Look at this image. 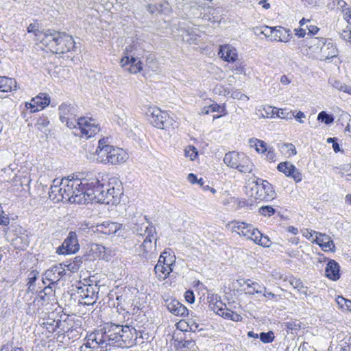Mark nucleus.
Listing matches in <instances>:
<instances>
[{"instance_id": "obj_1", "label": "nucleus", "mask_w": 351, "mask_h": 351, "mask_svg": "<svg viewBox=\"0 0 351 351\" xmlns=\"http://www.w3.org/2000/svg\"><path fill=\"white\" fill-rule=\"evenodd\" d=\"M136 330L128 325L111 324L96 330L86 337L84 345L92 349L107 350L108 346L131 348L136 345Z\"/></svg>"}, {"instance_id": "obj_2", "label": "nucleus", "mask_w": 351, "mask_h": 351, "mask_svg": "<svg viewBox=\"0 0 351 351\" xmlns=\"http://www.w3.org/2000/svg\"><path fill=\"white\" fill-rule=\"evenodd\" d=\"M228 226L232 232H236L246 239L253 241L255 243L264 247H269L271 244L269 238L263 235L252 224L243 221H233L230 222Z\"/></svg>"}, {"instance_id": "obj_3", "label": "nucleus", "mask_w": 351, "mask_h": 351, "mask_svg": "<svg viewBox=\"0 0 351 351\" xmlns=\"http://www.w3.org/2000/svg\"><path fill=\"white\" fill-rule=\"evenodd\" d=\"M124 56L120 60L121 66L130 73L136 74L143 71L141 58L144 49L138 44L134 43L125 48Z\"/></svg>"}, {"instance_id": "obj_4", "label": "nucleus", "mask_w": 351, "mask_h": 351, "mask_svg": "<svg viewBox=\"0 0 351 351\" xmlns=\"http://www.w3.org/2000/svg\"><path fill=\"white\" fill-rule=\"evenodd\" d=\"M82 182V184L86 186V198L88 203L93 201L101 203L105 200L104 191L107 179L104 175L98 173L93 176H88L84 178Z\"/></svg>"}, {"instance_id": "obj_5", "label": "nucleus", "mask_w": 351, "mask_h": 351, "mask_svg": "<svg viewBox=\"0 0 351 351\" xmlns=\"http://www.w3.org/2000/svg\"><path fill=\"white\" fill-rule=\"evenodd\" d=\"M150 123L156 128L161 130L174 129L178 124L166 112L156 106L149 107L147 110Z\"/></svg>"}, {"instance_id": "obj_6", "label": "nucleus", "mask_w": 351, "mask_h": 351, "mask_svg": "<svg viewBox=\"0 0 351 351\" xmlns=\"http://www.w3.org/2000/svg\"><path fill=\"white\" fill-rule=\"evenodd\" d=\"M249 186L250 191L248 193L255 199L268 201L275 197L276 193L271 184L267 180L256 178Z\"/></svg>"}, {"instance_id": "obj_7", "label": "nucleus", "mask_w": 351, "mask_h": 351, "mask_svg": "<svg viewBox=\"0 0 351 351\" xmlns=\"http://www.w3.org/2000/svg\"><path fill=\"white\" fill-rule=\"evenodd\" d=\"M137 233L140 236L145 237L143 243L139 247V255L146 259H149L155 250V242H154V241H156V240L154 235L155 229L152 226H147L144 230L142 228L141 230H138Z\"/></svg>"}, {"instance_id": "obj_8", "label": "nucleus", "mask_w": 351, "mask_h": 351, "mask_svg": "<svg viewBox=\"0 0 351 351\" xmlns=\"http://www.w3.org/2000/svg\"><path fill=\"white\" fill-rule=\"evenodd\" d=\"M123 194L121 183L117 178H112L105 182L104 191L105 200L101 204L117 205L120 203L121 196Z\"/></svg>"}, {"instance_id": "obj_9", "label": "nucleus", "mask_w": 351, "mask_h": 351, "mask_svg": "<svg viewBox=\"0 0 351 351\" xmlns=\"http://www.w3.org/2000/svg\"><path fill=\"white\" fill-rule=\"evenodd\" d=\"M76 136L85 138L86 139L95 135L99 131V124L96 120L89 117H80L76 121V128H73Z\"/></svg>"}, {"instance_id": "obj_10", "label": "nucleus", "mask_w": 351, "mask_h": 351, "mask_svg": "<svg viewBox=\"0 0 351 351\" xmlns=\"http://www.w3.org/2000/svg\"><path fill=\"white\" fill-rule=\"evenodd\" d=\"M128 158V154L125 150L111 145L106 152H102L101 156L96 160L103 164L118 165L125 162Z\"/></svg>"}, {"instance_id": "obj_11", "label": "nucleus", "mask_w": 351, "mask_h": 351, "mask_svg": "<svg viewBox=\"0 0 351 351\" xmlns=\"http://www.w3.org/2000/svg\"><path fill=\"white\" fill-rule=\"evenodd\" d=\"M175 261V257L171 256L167 252H164L159 257L157 264L154 267V271L157 278L159 280H165L173 271V265Z\"/></svg>"}, {"instance_id": "obj_12", "label": "nucleus", "mask_w": 351, "mask_h": 351, "mask_svg": "<svg viewBox=\"0 0 351 351\" xmlns=\"http://www.w3.org/2000/svg\"><path fill=\"white\" fill-rule=\"evenodd\" d=\"M324 40V39L322 38L311 37L302 41L301 47H300L301 53L308 58L320 56Z\"/></svg>"}, {"instance_id": "obj_13", "label": "nucleus", "mask_w": 351, "mask_h": 351, "mask_svg": "<svg viewBox=\"0 0 351 351\" xmlns=\"http://www.w3.org/2000/svg\"><path fill=\"white\" fill-rule=\"evenodd\" d=\"M59 116L62 123L70 129L76 128V110L71 104H62L59 106Z\"/></svg>"}, {"instance_id": "obj_14", "label": "nucleus", "mask_w": 351, "mask_h": 351, "mask_svg": "<svg viewBox=\"0 0 351 351\" xmlns=\"http://www.w3.org/2000/svg\"><path fill=\"white\" fill-rule=\"evenodd\" d=\"M58 37L56 39L53 53L60 54L75 49V43L71 36L64 32H59Z\"/></svg>"}, {"instance_id": "obj_15", "label": "nucleus", "mask_w": 351, "mask_h": 351, "mask_svg": "<svg viewBox=\"0 0 351 351\" xmlns=\"http://www.w3.org/2000/svg\"><path fill=\"white\" fill-rule=\"evenodd\" d=\"M80 249L77 235L74 232H70L67 238L57 250L59 254H70L77 252Z\"/></svg>"}, {"instance_id": "obj_16", "label": "nucleus", "mask_w": 351, "mask_h": 351, "mask_svg": "<svg viewBox=\"0 0 351 351\" xmlns=\"http://www.w3.org/2000/svg\"><path fill=\"white\" fill-rule=\"evenodd\" d=\"M59 36V32L47 30L45 32H38L36 34V40L40 42L43 45L47 47L51 52H53L56 39Z\"/></svg>"}, {"instance_id": "obj_17", "label": "nucleus", "mask_w": 351, "mask_h": 351, "mask_svg": "<svg viewBox=\"0 0 351 351\" xmlns=\"http://www.w3.org/2000/svg\"><path fill=\"white\" fill-rule=\"evenodd\" d=\"M277 169L287 177H291L295 182H300L302 180L300 171L289 162H282L278 164Z\"/></svg>"}, {"instance_id": "obj_18", "label": "nucleus", "mask_w": 351, "mask_h": 351, "mask_svg": "<svg viewBox=\"0 0 351 351\" xmlns=\"http://www.w3.org/2000/svg\"><path fill=\"white\" fill-rule=\"evenodd\" d=\"M62 189H63V196L64 202H71L72 198V193H73V190L80 184H82V180H69V179H62Z\"/></svg>"}, {"instance_id": "obj_19", "label": "nucleus", "mask_w": 351, "mask_h": 351, "mask_svg": "<svg viewBox=\"0 0 351 351\" xmlns=\"http://www.w3.org/2000/svg\"><path fill=\"white\" fill-rule=\"evenodd\" d=\"M319 58L321 60H328L337 56L338 50L336 45L331 40H325L322 47L321 48Z\"/></svg>"}, {"instance_id": "obj_20", "label": "nucleus", "mask_w": 351, "mask_h": 351, "mask_svg": "<svg viewBox=\"0 0 351 351\" xmlns=\"http://www.w3.org/2000/svg\"><path fill=\"white\" fill-rule=\"evenodd\" d=\"M219 55L223 60L228 62H234L237 60L238 54L236 48L230 45L220 46Z\"/></svg>"}, {"instance_id": "obj_21", "label": "nucleus", "mask_w": 351, "mask_h": 351, "mask_svg": "<svg viewBox=\"0 0 351 351\" xmlns=\"http://www.w3.org/2000/svg\"><path fill=\"white\" fill-rule=\"evenodd\" d=\"M49 198L54 202L64 201L62 182L54 180L49 191Z\"/></svg>"}, {"instance_id": "obj_22", "label": "nucleus", "mask_w": 351, "mask_h": 351, "mask_svg": "<svg viewBox=\"0 0 351 351\" xmlns=\"http://www.w3.org/2000/svg\"><path fill=\"white\" fill-rule=\"evenodd\" d=\"M254 165L251 159L243 153H241L240 158L235 167L239 172L243 173H252Z\"/></svg>"}, {"instance_id": "obj_23", "label": "nucleus", "mask_w": 351, "mask_h": 351, "mask_svg": "<svg viewBox=\"0 0 351 351\" xmlns=\"http://www.w3.org/2000/svg\"><path fill=\"white\" fill-rule=\"evenodd\" d=\"M121 228V224L116 222L105 221L96 226V232H101L106 235L115 234Z\"/></svg>"}, {"instance_id": "obj_24", "label": "nucleus", "mask_w": 351, "mask_h": 351, "mask_svg": "<svg viewBox=\"0 0 351 351\" xmlns=\"http://www.w3.org/2000/svg\"><path fill=\"white\" fill-rule=\"evenodd\" d=\"M72 193V198L71 200V203H75L79 204H85L88 203V200L86 198V186L84 184H80L77 187H75Z\"/></svg>"}, {"instance_id": "obj_25", "label": "nucleus", "mask_w": 351, "mask_h": 351, "mask_svg": "<svg viewBox=\"0 0 351 351\" xmlns=\"http://www.w3.org/2000/svg\"><path fill=\"white\" fill-rule=\"evenodd\" d=\"M167 309L176 316H185L188 315L187 308L176 300H167Z\"/></svg>"}, {"instance_id": "obj_26", "label": "nucleus", "mask_w": 351, "mask_h": 351, "mask_svg": "<svg viewBox=\"0 0 351 351\" xmlns=\"http://www.w3.org/2000/svg\"><path fill=\"white\" fill-rule=\"evenodd\" d=\"M292 34L289 29L282 27H274L273 40L277 42L287 43L290 40Z\"/></svg>"}, {"instance_id": "obj_27", "label": "nucleus", "mask_w": 351, "mask_h": 351, "mask_svg": "<svg viewBox=\"0 0 351 351\" xmlns=\"http://www.w3.org/2000/svg\"><path fill=\"white\" fill-rule=\"evenodd\" d=\"M315 242H316V243H317L324 251H332L335 247V245L330 237L320 232L316 233Z\"/></svg>"}, {"instance_id": "obj_28", "label": "nucleus", "mask_w": 351, "mask_h": 351, "mask_svg": "<svg viewBox=\"0 0 351 351\" xmlns=\"http://www.w3.org/2000/svg\"><path fill=\"white\" fill-rule=\"evenodd\" d=\"M81 297L85 300V304H92L95 302L97 296L92 285L81 287Z\"/></svg>"}, {"instance_id": "obj_29", "label": "nucleus", "mask_w": 351, "mask_h": 351, "mask_svg": "<svg viewBox=\"0 0 351 351\" xmlns=\"http://www.w3.org/2000/svg\"><path fill=\"white\" fill-rule=\"evenodd\" d=\"M243 284L246 285V293L250 295L254 293H262L266 290V287L260 285L258 282L250 279L243 280Z\"/></svg>"}, {"instance_id": "obj_30", "label": "nucleus", "mask_w": 351, "mask_h": 351, "mask_svg": "<svg viewBox=\"0 0 351 351\" xmlns=\"http://www.w3.org/2000/svg\"><path fill=\"white\" fill-rule=\"evenodd\" d=\"M326 276L333 280H336L339 278V267L338 263L334 261H330L325 269Z\"/></svg>"}, {"instance_id": "obj_31", "label": "nucleus", "mask_w": 351, "mask_h": 351, "mask_svg": "<svg viewBox=\"0 0 351 351\" xmlns=\"http://www.w3.org/2000/svg\"><path fill=\"white\" fill-rule=\"evenodd\" d=\"M16 87V82L12 78L0 76V91L8 93L15 89Z\"/></svg>"}, {"instance_id": "obj_32", "label": "nucleus", "mask_w": 351, "mask_h": 351, "mask_svg": "<svg viewBox=\"0 0 351 351\" xmlns=\"http://www.w3.org/2000/svg\"><path fill=\"white\" fill-rule=\"evenodd\" d=\"M241 153L230 152L225 154L223 158L224 163L229 167L234 168L237 167V162L239 160Z\"/></svg>"}, {"instance_id": "obj_33", "label": "nucleus", "mask_w": 351, "mask_h": 351, "mask_svg": "<svg viewBox=\"0 0 351 351\" xmlns=\"http://www.w3.org/2000/svg\"><path fill=\"white\" fill-rule=\"evenodd\" d=\"M226 306V304L223 303L220 298H218L217 295L213 297L210 301V308L219 315H221V313H222Z\"/></svg>"}, {"instance_id": "obj_34", "label": "nucleus", "mask_w": 351, "mask_h": 351, "mask_svg": "<svg viewBox=\"0 0 351 351\" xmlns=\"http://www.w3.org/2000/svg\"><path fill=\"white\" fill-rule=\"evenodd\" d=\"M249 145L250 147L254 148L259 154H264L267 151V143L256 138H251L249 139Z\"/></svg>"}, {"instance_id": "obj_35", "label": "nucleus", "mask_w": 351, "mask_h": 351, "mask_svg": "<svg viewBox=\"0 0 351 351\" xmlns=\"http://www.w3.org/2000/svg\"><path fill=\"white\" fill-rule=\"evenodd\" d=\"M329 84L339 91L343 92L351 95V86L346 84L338 80L330 79Z\"/></svg>"}, {"instance_id": "obj_36", "label": "nucleus", "mask_w": 351, "mask_h": 351, "mask_svg": "<svg viewBox=\"0 0 351 351\" xmlns=\"http://www.w3.org/2000/svg\"><path fill=\"white\" fill-rule=\"evenodd\" d=\"M183 40L191 45L199 44V36L193 31L186 30L182 34Z\"/></svg>"}, {"instance_id": "obj_37", "label": "nucleus", "mask_w": 351, "mask_h": 351, "mask_svg": "<svg viewBox=\"0 0 351 351\" xmlns=\"http://www.w3.org/2000/svg\"><path fill=\"white\" fill-rule=\"evenodd\" d=\"M36 101L40 109H43L50 104V97L47 93H41L34 97V102Z\"/></svg>"}, {"instance_id": "obj_38", "label": "nucleus", "mask_w": 351, "mask_h": 351, "mask_svg": "<svg viewBox=\"0 0 351 351\" xmlns=\"http://www.w3.org/2000/svg\"><path fill=\"white\" fill-rule=\"evenodd\" d=\"M220 316L223 317L225 319H228L237 322H240L242 319V317L239 314L230 310L226 306L225 307L222 313H221Z\"/></svg>"}, {"instance_id": "obj_39", "label": "nucleus", "mask_w": 351, "mask_h": 351, "mask_svg": "<svg viewBox=\"0 0 351 351\" xmlns=\"http://www.w3.org/2000/svg\"><path fill=\"white\" fill-rule=\"evenodd\" d=\"M49 123L47 117H41L37 120L36 127L40 132L47 134L49 132L48 126Z\"/></svg>"}, {"instance_id": "obj_40", "label": "nucleus", "mask_w": 351, "mask_h": 351, "mask_svg": "<svg viewBox=\"0 0 351 351\" xmlns=\"http://www.w3.org/2000/svg\"><path fill=\"white\" fill-rule=\"evenodd\" d=\"M111 145L109 144L108 138H103L100 139L98 142V146L95 151V154L97 158H99V156H101V152L104 150L106 152Z\"/></svg>"}, {"instance_id": "obj_41", "label": "nucleus", "mask_w": 351, "mask_h": 351, "mask_svg": "<svg viewBox=\"0 0 351 351\" xmlns=\"http://www.w3.org/2000/svg\"><path fill=\"white\" fill-rule=\"evenodd\" d=\"M336 302L342 310L351 311V300H347L342 296H338L336 298Z\"/></svg>"}, {"instance_id": "obj_42", "label": "nucleus", "mask_w": 351, "mask_h": 351, "mask_svg": "<svg viewBox=\"0 0 351 351\" xmlns=\"http://www.w3.org/2000/svg\"><path fill=\"white\" fill-rule=\"evenodd\" d=\"M184 156L189 158L190 160H194L198 156V152L195 146L189 145L184 149Z\"/></svg>"}, {"instance_id": "obj_43", "label": "nucleus", "mask_w": 351, "mask_h": 351, "mask_svg": "<svg viewBox=\"0 0 351 351\" xmlns=\"http://www.w3.org/2000/svg\"><path fill=\"white\" fill-rule=\"evenodd\" d=\"M317 120L324 122L328 125L334 121V117L332 115L326 113L325 111L320 112L317 115Z\"/></svg>"}, {"instance_id": "obj_44", "label": "nucleus", "mask_w": 351, "mask_h": 351, "mask_svg": "<svg viewBox=\"0 0 351 351\" xmlns=\"http://www.w3.org/2000/svg\"><path fill=\"white\" fill-rule=\"evenodd\" d=\"M259 338L264 343H269L274 341L275 336L272 331H269L267 332H261L259 335Z\"/></svg>"}, {"instance_id": "obj_45", "label": "nucleus", "mask_w": 351, "mask_h": 351, "mask_svg": "<svg viewBox=\"0 0 351 351\" xmlns=\"http://www.w3.org/2000/svg\"><path fill=\"white\" fill-rule=\"evenodd\" d=\"M282 151L289 157L296 154L295 147L291 143L284 144L282 147Z\"/></svg>"}, {"instance_id": "obj_46", "label": "nucleus", "mask_w": 351, "mask_h": 351, "mask_svg": "<svg viewBox=\"0 0 351 351\" xmlns=\"http://www.w3.org/2000/svg\"><path fill=\"white\" fill-rule=\"evenodd\" d=\"M38 272L34 270L30 272L29 274V281L27 282L28 289L30 291H33L35 290L34 282L37 279V276Z\"/></svg>"}, {"instance_id": "obj_47", "label": "nucleus", "mask_w": 351, "mask_h": 351, "mask_svg": "<svg viewBox=\"0 0 351 351\" xmlns=\"http://www.w3.org/2000/svg\"><path fill=\"white\" fill-rule=\"evenodd\" d=\"M260 215L265 217H271L275 213V209L271 206H263L258 209Z\"/></svg>"}, {"instance_id": "obj_48", "label": "nucleus", "mask_w": 351, "mask_h": 351, "mask_svg": "<svg viewBox=\"0 0 351 351\" xmlns=\"http://www.w3.org/2000/svg\"><path fill=\"white\" fill-rule=\"evenodd\" d=\"M276 110H277V108L269 106H265L263 108V112H261L260 116L263 118L272 117L275 114Z\"/></svg>"}, {"instance_id": "obj_49", "label": "nucleus", "mask_w": 351, "mask_h": 351, "mask_svg": "<svg viewBox=\"0 0 351 351\" xmlns=\"http://www.w3.org/2000/svg\"><path fill=\"white\" fill-rule=\"evenodd\" d=\"M220 109H221L220 106L216 103H213L208 106L204 107L202 110V113L203 114H208L210 112H221Z\"/></svg>"}, {"instance_id": "obj_50", "label": "nucleus", "mask_w": 351, "mask_h": 351, "mask_svg": "<svg viewBox=\"0 0 351 351\" xmlns=\"http://www.w3.org/2000/svg\"><path fill=\"white\" fill-rule=\"evenodd\" d=\"M213 93L218 95L228 96L230 93V90L224 88L221 84H217L214 87Z\"/></svg>"}, {"instance_id": "obj_51", "label": "nucleus", "mask_w": 351, "mask_h": 351, "mask_svg": "<svg viewBox=\"0 0 351 351\" xmlns=\"http://www.w3.org/2000/svg\"><path fill=\"white\" fill-rule=\"evenodd\" d=\"M276 116L281 119H291L293 117V112H287L284 109H278L277 108V110H276Z\"/></svg>"}, {"instance_id": "obj_52", "label": "nucleus", "mask_w": 351, "mask_h": 351, "mask_svg": "<svg viewBox=\"0 0 351 351\" xmlns=\"http://www.w3.org/2000/svg\"><path fill=\"white\" fill-rule=\"evenodd\" d=\"M25 106L26 109H29L31 113H34L39 111L40 108L38 106V103L36 101L34 102V97L31 99L29 102H25Z\"/></svg>"}, {"instance_id": "obj_53", "label": "nucleus", "mask_w": 351, "mask_h": 351, "mask_svg": "<svg viewBox=\"0 0 351 351\" xmlns=\"http://www.w3.org/2000/svg\"><path fill=\"white\" fill-rule=\"evenodd\" d=\"M171 11L169 3L167 1L158 3V13L168 14Z\"/></svg>"}, {"instance_id": "obj_54", "label": "nucleus", "mask_w": 351, "mask_h": 351, "mask_svg": "<svg viewBox=\"0 0 351 351\" xmlns=\"http://www.w3.org/2000/svg\"><path fill=\"white\" fill-rule=\"evenodd\" d=\"M182 344V347L186 348L189 350H195L196 348V343L194 340L191 339H184L180 342Z\"/></svg>"}, {"instance_id": "obj_55", "label": "nucleus", "mask_w": 351, "mask_h": 351, "mask_svg": "<svg viewBox=\"0 0 351 351\" xmlns=\"http://www.w3.org/2000/svg\"><path fill=\"white\" fill-rule=\"evenodd\" d=\"M264 154H265L266 158L268 161L274 162L276 160V155L273 147H267V151H265Z\"/></svg>"}, {"instance_id": "obj_56", "label": "nucleus", "mask_w": 351, "mask_h": 351, "mask_svg": "<svg viewBox=\"0 0 351 351\" xmlns=\"http://www.w3.org/2000/svg\"><path fill=\"white\" fill-rule=\"evenodd\" d=\"M274 32V27H271L268 26H263L261 27V29H260V34H264L266 37H273Z\"/></svg>"}, {"instance_id": "obj_57", "label": "nucleus", "mask_w": 351, "mask_h": 351, "mask_svg": "<svg viewBox=\"0 0 351 351\" xmlns=\"http://www.w3.org/2000/svg\"><path fill=\"white\" fill-rule=\"evenodd\" d=\"M51 269L52 271L56 274L58 280L65 274V270L61 265H56L53 267Z\"/></svg>"}, {"instance_id": "obj_58", "label": "nucleus", "mask_w": 351, "mask_h": 351, "mask_svg": "<svg viewBox=\"0 0 351 351\" xmlns=\"http://www.w3.org/2000/svg\"><path fill=\"white\" fill-rule=\"evenodd\" d=\"M341 170L342 176H345L347 180H351V165H345L341 168Z\"/></svg>"}, {"instance_id": "obj_59", "label": "nucleus", "mask_w": 351, "mask_h": 351, "mask_svg": "<svg viewBox=\"0 0 351 351\" xmlns=\"http://www.w3.org/2000/svg\"><path fill=\"white\" fill-rule=\"evenodd\" d=\"M234 99H237L240 100L248 99L249 98L244 94H242L241 92L238 90H230V93L228 95Z\"/></svg>"}, {"instance_id": "obj_60", "label": "nucleus", "mask_w": 351, "mask_h": 351, "mask_svg": "<svg viewBox=\"0 0 351 351\" xmlns=\"http://www.w3.org/2000/svg\"><path fill=\"white\" fill-rule=\"evenodd\" d=\"M45 278L51 281L52 284L55 283L56 281H58V278L56 277V274L52 271V269H48L45 273Z\"/></svg>"}, {"instance_id": "obj_61", "label": "nucleus", "mask_w": 351, "mask_h": 351, "mask_svg": "<svg viewBox=\"0 0 351 351\" xmlns=\"http://www.w3.org/2000/svg\"><path fill=\"white\" fill-rule=\"evenodd\" d=\"M341 37L351 44V28L348 27L344 29L341 34Z\"/></svg>"}, {"instance_id": "obj_62", "label": "nucleus", "mask_w": 351, "mask_h": 351, "mask_svg": "<svg viewBox=\"0 0 351 351\" xmlns=\"http://www.w3.org/2000/svg\"><path fill=\"white\" fill-rule=\"evenodd\" d=\"M233 71L235 75H245V68L242 64H236L234 66Z\"/></svg>"}, {"instance_id": "obj_63", "label": "nucleus", "mask_w": 351, "mask_h": 351, "mask_svg": "<svg viewBox=\"0 0 351 351\" xmlns=\"http://www.w3.org/2000/svg\"><path fill=\"white\" fill-rule=\"evenodd\" d=\"M10 224L9 217L4 213L3 210H1L0 214V225L8 226Z\"/></svg>"}, {"instance_id": "obj_64", "label": "nucleus", "mask_w": 351, "mask_h": 351, "mask_svg": "<svg viewBox=\"0 0 351 351\" xmlns=\"http://www.w3.org/2000/svg\"><path fill=\"white\" fill-rule=\"evenodd\" d=\"M184 324H186L184 322ZM187 326L190 328L191 330L195 332L197 330H198L199 324L193 319H190L186 323Z\"/></svg>"}]
</instances>
